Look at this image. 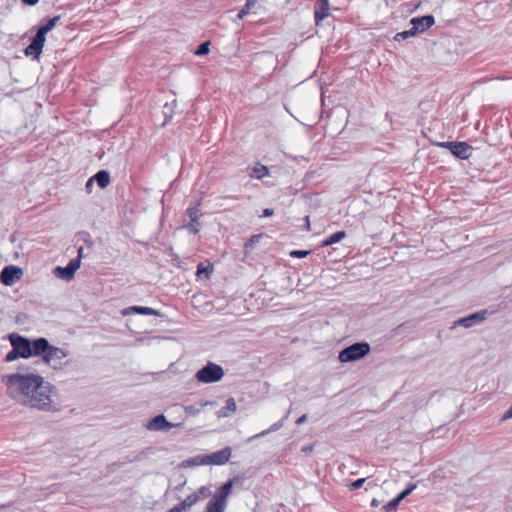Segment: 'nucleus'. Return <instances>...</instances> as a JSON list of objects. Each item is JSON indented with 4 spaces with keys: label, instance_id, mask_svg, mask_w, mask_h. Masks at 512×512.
<instances>
[{
    "label": "nucleus",
    "instance_id": "1",
    "mask_svg": "<svg viewBox=\"0 0 512 512\" xmlns=\"http://www.w3.org/2000/svg\"><path fill=\"white\" fill-rule=\"evenodd\" d=\"M6 394L17 403L42 412H58L53 397L57 389L36 373H12L1 376Z\"/></svg>",
    "mask_w": 512,
    "mask_h": 512
},
{
    "label": "nucleus",
    "instance_id": "2",
    "mask_svg": "<svg viewBox=\"0 0 512 512\" xmlns=\"http://www.w3.org/2000/svg\"><path fill=\"white\" fill-rule=\"evenodd\" d=\"M60 19L59 15L54 16L39 27L36 34L32 37L31 43L24 50L26 56L32 57L35 60L39 59L45 44L46 34L57 25Z\"/></svg>",
    "mask_w": 512,
    "mask_h": 512
},
{
    "label": "nucleus",
    "instance_id": "3",
    "mask_svg": "<svg viewBox=\"0 0 512 512\" xmlns=\"http://www.w3.org/2000/svg\"><path fill=\"white\" fill-rule=\"evenodd\" d=\"M8 339L11 346L18 351L21 358L28 359L38 356L42 337L29 339L20 334L11 333L8 335Z\"/></svg>",
    "mask_w": 512,
    "mask_h": 512
},
{
    "label": "nucleus",
    "instance_id": "4",
    "mask_svg": "<svg viewBox=\"0 0 512 512\" xmlns=\"http://www.w3.org/2000/svg\"><path fill=\"white\" fill-rule=\"evenodd\" d=\"M67 356L63 349L53 346L49 341L42 337L39 354L43 362L53 369H58L63 365V360Z\"/></svg>",
    "mask_w": 512,
    "mask_h": 512
},
{
    "label": "nucleus",
    "instance_id": "5",
    "mask_svg": "<svg viewBox=\"0 0 512 512\" xmlns=\"http://www.w3.org/2000/svg\"><path fill=\"white\" fill-rule=\"evenodd\" d=\"M371 351L367 342H356L339 352L338 359L342 363H348L363 359Z\"/></svg>",
    "mask_w": 512,
    "mask_h": 512
},
{
    "label": "nucleus",
    "instance_id": "6",
    "mask_svg": "<svg viewBox=\"0 0 512 512\" xmlns=\"http://www.w3.org/2000/svg\"><path fill=\"white\" fill-rule=\"evenodd\" d=\"M224 376L223 368L215 363L208 362L204 367L199 369L195 378L201 383H214L220 381Z\"/></svg>",
    "mask_w": 512,
    "mask_h": 512
},
{
    "label": "nucleus",
    "instance_id": "7",
    "mask_svg": "<svg viewBox=\"0 0 512 512\" xmlns=\"http://www.w3.org/2000/svg\"><path fill=\"white\" fill-rule=\"evenodd\" d=\"M440 147L448 149L455 157L467 160L472 155V146L466 142L447 141L438 143Z\"/></svg>",
    "mask_w": 512,
    "mask_h": 512
},
{
    "label": "nucleus",
    "instance_id": "8",
    "mask_svg": "<svg viewBox=\"0 0 512 512\" xmlns=\"http://www.w3.org/2000/svg\"><path fill=\"white\" fill-rule=\"evenodd\" d=\"M181 423H171L167 421L166 417L163 414H159L153 418H151L147 424L145 425L146 429L150 431H168L173 427H180Z\"/></svg>",
    "mask_w": 512,
    "mask_h": 512
},
{
    "label": "nucleus",
    "instance_id": "9",
    "mask_svg": "<svg viewBox=\"0 0 512 512\" xmlns=\"http://www.w3.org/2000/svg\"><path fill=\"white\" fill-rule=\"evenodd\" d=\"M415 34H421L431 28L435 24V18L433 15H424L421 17H414L410 20Z\"/></svg>",
    "mask_w": 512,
    "mask_h": 512
},
{
    "label": "nucleus",
    "instance_id": "10",
    "mask_svg": "<svg viewBox=\"0 0 512 512\" xmlns=\"http://www.w3.org/2000/svg\"><path fill=\"white\" fill-rule=\"evenodd\" d=\"M231 453V448L227 446L211 454H205L207 465H224L229 461Z\"/></svg>",
    "mask_w": 512,
    "mask_h": 512
},
{
    "label": "nucleus",
    "instance_id": "11",
    "mask_svg": "<svg viewBox=\"0 0 512 512\" xmlns=\"http://www.w3.org/2000/svg\"><path fill=\"white\" fill-rule=\"evenodd\" d=\"M22 270L16 266L10 265L2 269L0 273V281L4 285H12L16 280L20 279Z\"/></svg>",
    "mask_w": 512,
    "mask_h": 512
},
{
    "label": "nucleus",
    "instance_id": "12",
    "mask_svg": "<svg viewBox=\"0 0 512 512\" xmlns=\"http://www.w3.org/2000/svg\"><path fill=\"white\" fill-rule=\"evenodd\" d=\"M80 267V261L79 259H72L66 267H57L56 268V275L62 279L65 280H71L74 277L75 272Z\"/></svg>",
    "mask_w": 512,
    "mask_h": 512
},
{
    "label": "nucleus",
    "instance_id": "13",
    "mask_svg": "<svg viewBox=\"0 0 512 512\" xmlns=\"http://www.w3.org/2000/svg\"><path fill=\"white\" fill-rule=\"evenodd\" d=\"M119 314L122 317H129V316H133L135 314L158 316V313L156 310H154L150 307H144V306L126 307V308L121 309L119 311Z\"/></svg>",
    "mask_w": 512,
    "mask_h": 512
},
{
    "label": "nucleus",
    "instance_id": "14",
    "mask_svg": "<svg viewBox=\"0 0 512 512\" xmlns=\"http://www.w3.org/2000/svg\"><path fill=\"white\" fill-rule=\"evenodd\" d=\"M329 14V0H318L314 11L315 24L319 25Z\"/></svg>",
    "mask_w": 512,
    "mask_h": 512
},
{
    "label": "nucleus",
    "instance_id": "15",
    "mask_svg": "<svg viewBox=\"0 0 512 512\" xmlns=\"http://www.w3.org/2000/svg\"><path fill=\"white\" fill-rule=\"evenodd\" d=\"M199 501L198 493L188 495L183 501L175 505L173 508L177 512H184Z\"/></svg>",
    "mask_w": 512,
    "mask_h": 512
},
{
    "label": "nucleus",
    "instance_id": "16",
    "mask_svg": "<svg viewBox=\"0 0 512 512\" xmlns=\"http://www.w3.org/2000/svg\"><path fill=\"white\" fill-rule=\"evenodd\" d=\"M346 232L341 230V231H337L329 236H327L326 238H324L322 241H321V244L320 246L321 247H328V246H331L335 243H338L340 242L341 240H343L345 237H346Z\"/></svg>",
    "mask_w": 512,
    "mask_h": 512
},
{
    "label": "nucleus",
    "instance_id": "17",
    "mask_svg": "<svg viewBox=\"0 0 512 512\" xmlns=\"http://www.w3.org/2000/svg\"><path fill=\"white\" fill-rule=\"evenodd\" d=\"M213 273V265L210 262H207V264L199 263L197 265V271L196 276L198 278H204L209 279Z\"/></svg>",
    "mask_w": 512,
    "mask_h": 512
},
{
    "label": "nucleus",
    "instance_id": "18",
    "mask_svg": "<svg viewBox=\"0 0 512 512\" xmlns=\"http://www.w3.org/2000/svg\"><path fill=\"white\" fill-rule=\"evenodd\" d=\"M93 180H95L98 186L102 189L106 188L110 183V174L106 170L98 171L94 176Z\"/></svg>",
    "mask_w": 512,
    "mask_h": 512
},
{
    "label": "nucleus",
    "instance_id": "19",
    "mask_svg": "<svg viewBox=\"0 0 512 512\" xmlns=\"http://www.w3.org/2000/svg\"><path fill=\"white\" fill-rule=\"evenodd\" d=\"M237 409V405H236V402L234 400L233 397H230L226 400V403H225V406L222 407L218 412H217V416L219 418H222V417H227L228 416V412L231 411V412H234L236 411Z\"/></svg>",
    "mask_w": 512,
    "mask_h": 512
},
{
    "label": "nucleus",
    "instance_id": "20",
    "mask_svg": "<svg viewBox=\"0 0 512 512\" xmlns=\"http://www.w3.org/2000/svg\"><path fill=\"white\" fill-rule=\"evenodd\" d=\"M269 175V170L265 165L257 163L252 169L250 173V177L254 179H262L265 176Z\"/></svg>",
    "mask_w": 512,
    "mask_h": 512
},
{
    "label": "nucleus",
    "instance_id": "21",
    "mask_svg": "<svg viewBox=\"0 0 512 512\" xmlns=\"http://www.w3.org/2000/svg\"><path fill=\"white\" fill-rule=\"evenodd\" d=\"M199 465H207L205 454L197 455L195 457L189 458V459L185 460L182 464L183 467H193V466H199Z\"/></svg>",
    "mask_w": 512,
    "mask_h": 512
},
{
    "label": "nucleus",
    "instance_id": "22",
    "mask_svg": "<svg viewBox=\"0 0 512 512\" xmlns=\"http://www.w3.org/2000/svg\"><path fill=\"white\" fill-rule=\"evenodd\" d=\"M199 207H200V203L198 202L194 205H192V204L189 205V207L186 210V213L192 222L199 221V219L202 215Z\"/></svg>",
    "mask_w": 512,
    "mask_h": 512
},
{
    "label": "nucleus",
    "instance_id": "23",
    "mask_svg": "<svg viewBox=\"0 0 512 512\" xmlns=\"http://www.w3.org/2000/svg\"><path fill=\"white\" fill-rule=\"evenodd\" d=\"M492 312H489L487 309L480 310L476 313L469 314L467 316H463L458 320H486L488 315H491Z\"/></svg>",
    "mask_w": 512,
    "mask_h": 512
},
{
    "label": "nucleus",
    "instance_id": "24",
    "mask_svg": "<svg viewBox=\"0 0 512 512\" xmlns=\"http://www.w3.org/2000/svg\"><path fill=\"white\" fill-rule=\"evenodd\" d=\"M238 478H232L229 479L227 482H225L222 486H220L217 490L226 498L231 494L233 485L235 481H237Z\"/></svg>",
    "mask_w": 512,
    "mask_h": 512
},
{
    "label": "nucleus",
    "instance_id": "25",
    "mask_svg": "<svg viewBox=\"0 0 512 512\" xmlns=\"http://www.w3.org/2000/svg\"><path fill=\"white\" fill-rule=\"evenodd\" d=\"M238 478H232L229 479L227 482H225L222 486H220L217 490L226 498L231 494L233 485L235 481H237Z\"/></svg>",
    "mask_w": 512,
    "mask_h": 512
},
{
    "label": "nucleus",
    "instance_id": "26",
    "mask_svg": "<svg viewBox=\"0 0 512 512\" xmlns=\"http://www.w3.org/2000/svg\"><path fill=\"white\" fill-rule=\"evenodd\" d=\"M225 507V504L210 499L206 505L205 512H224Z\"/></svg>",
    "mask_w": 512,
    "mask_h": 512
},
{
    "label": "nucleus",
    "instance_id": "27",
    "mask_svg": "<svg viewBox=\"0 0 512 512\" xmlns=\"http://www.w3.org/2000/svg\"><path fill=\"white\" fill-rule=\"evenodd\" d=\"M257 0H246L244 6L239 10L237 19L241 20L250 13L251 8L256 4Z\"/></svg>",
    "mask_w": 512,
    "mask_h": 512
},
{
    "label": "nucleus",
    "instance_id": "28",
    "mask_svg": "<svg viewBox=\"0 0 512 512\" xmlns=\"http://www.w3.org/2000/svg\"><path fill=\"white\" fill-rule=\"evenodd\" d=\"M414 36H416L415 31L411 27V29L409 30L396 33L394 36V40L400 42Z\"/></svg>",
    "mask_w": 512,
    "mask_h": 512
},
{
    "label": "nucleus",
    "instance_id": "29",
    "mask_svg": "<svg viewBox=\"0 0 512 512\" xmlns=\"http://www.w3.org/2000/svg\"><path fill=\"white\" fill-rule=\"evenodd\" d=\"M287 417H288V415H286L285 417H283V418H282L281 420H279L278 422L274 423V424H273L269 429L264 430V431H262L261 433L257 434L255 437L264 436V435L268 434L269 432L279 430V429L283 426L284 420H285Z\"/></svg>",
    "mask_w": 512,
    "mask_h": 512
},
{
    "label": "nucleus",
    "instance_id": "30",
    "mask_svg": "<svg viewBox=\"0 0 512 512\" xmlns=\"http://www.w3.org/2000/svg\"><path fill=\"white\" fill-rule=\"evenodd\" d=\"M208 404H213V402L211 401H207L205 402V405H208ZM204 406V404H201L200 407H197L195 405H188V406H185V412L188 414V415H191V416H195L197 414L200 413L201 411V408Z\"/></svg>",
    "mask_w": 512,
    "mask_h": 512
},
{
    "label": "nucleus",
    "instance_id": "31",
    "mask_svg": "<svg viewBox=\"0 0 512 512\" xmlns=\"http://www.w3.org/2000/svg\"><path fill=\"white\" fill-rule=\"evenodd\" d=\"M400 504V501L395 497L392 500H390L386 505L382 507V510L385 512H393L397 510L398 506Z\"/></svg>",
    "mask_w": 512,
    "mask_h": 512
},
{
    "label": "nucleus",
    "instance_id": "32",
    "mask_svg": "<svg viewBox=\"0 0 512 512\" xmlns=\"http://www.w3.org/2000/svg\"><path fill=\"white\" fill-rule=\"evenodd\" d=\"M19 358H21L20 354L12 347V349L5 355L4 362H13Z\"/></svg>",
    "mask_w": 512,
    "mask_h": 512
},
{
    "label": "nucleus",
    "instance_id": "33",
    "mask_svg": "<svg viewBox=\"0 0 512 512\" xmlns=\"http://www.w3.org/2000/svg\"><path fill=\"white\" fill-rule=\"evenodd\" d=\"M209 44H210V43H209L208 41H207V42H203V43H201V44L197 47V49H196V51H195V55H197V56H203V55L208 54V53H209Z\"/></svg>",
    "mask_w": 512,
    "mask_h": 512
},
{
    "label": "nucleus",
    "instance_id": "34",
    "mask_svg": "<svg viewBox=\"0 0 512 512\" xmlns=\"http://www.w3.org/2000/svg\"><path fill=\"white\" fill-rule=\"evenodd\" d=\"M185 228H186L189 232H191V233H193V234H197V233L199 232V230H200V223H199V221H197V222H192V221L190 220V223H189V224H187V225H185Z\"/></svg>",
    "mask_w": 512,
    "mask_h": 512
},
{
    "label": "nucleus",
    "instance_id": "35",
    "mask_svg": "<svg viewBox=\"0 0 512 512\" xmlns=\"http://www.w3.org/2000/svg\"><path fill=\"white\" fill-rule=\"evenodd\" d=\"M310 252L307 250H292L290 256L293 258H305Z\"/></svg>",
    "mask_w": 512,
    "mask_h": 512
},
{
    "label": "nucleus",
    "instance_id": "36",
    "mask_svg": "<svg viewBox=\"0 0 512 512\" xmlns=\"http://www.w3.org/2000/svg\"><path fill=\"white\" fill-rule=\"evenodd\" d=\"M261 235H253L248 239L244 245L245 249L252 248L255 243H257L260 239Z\"/></svg>",
    "mask_w": 512,
    "mask_h": 512
},
{
    "label": "nucleus",
    "instance_id": "37",
    "mask_svg": "<svg viewBox=\"0 0 512 512\" xmlns=\"http://www.w3.org/2000/svg\"><path fill=\"white\" fill-rule=\"evenodd\" d=\"M211 500H214L216 502H220V503L225 504V505L227 503V498L225 496H223L218 490H216V492L212 496Z\"/></svg>",
    "mask_w": 512,
    "mask_h": 512
},
{
    "label": "nucleus",
    "instance_id": "38",
    "mask_svg": "<svg viewBox=\"0 0 512 512\" xmlns=\"http://www.w3.org/2000/svg\"><path fill=\"white\" fill-rule=\"evenodd\" d=\"M366 481L365 478H359L355 481H353L351 484H350V489L351 490H357L359 489L360 487H362V485L364 484V482Z\"/></svg>",
    "mask_w": 512,
    "mask_h": 512
},
{
    "label": "nucleus",
    "instance_id": "39",
    "mask_svg": "<svg viewBox=\"0 0 512 512\" xmlns=\"http://www.w3.org/2000/svg\"><path fill=\"white\" fill-rule=\"evenodd\" d=\"M476 322H464V321H461V322H453V325L450 327L451 330L455 329L456 328V325H461L463 326L464 328H470L473 326V324H475Z\"/></svg>",
    "mask_w": 512,
    "mask_h": 512
},
{
    "label": "nucleus",
    "instance_id": "40",
    "mask_svg": "<svg viewBox=\"0 0 512 512\" xmlns=\"http://www.w3.org/2000/svg\"><path fill=\"white\" fill-rule=\"evenodd\" d=\"M83 241H84V243L86 244V246L88 248H92L93 241H92V239H91V237H90V235L88 233H84L83 234Z\"/></svg>",
    "mask_w": 512,
    "mask_h": 512
},
{
    "label": "nucleus",
    "instance_id": "41",
    "mask_svg": "<svg viewBox=\"0 0 512 512\" xmlns=\"http://www.w3.org/2000/svg\"><path fill=\"white\" fill-rule=\"evenodd\" d=\"M412 492H410L408 489H404L403 491H401L397 496L396 498L401 502L403 499H405L409 494H411Z\"/></svg>",
    "mask_w": 512,
    "mask_h": 512
},
{
    "label": "nucleus",
    "instance_id": "42",
    "mask_svg": "<svg viewBox=\"0 0 512 512\" xmlns=\"http://www.w3.org/2000/svg\"><path fill=\"white\" fill-rule=\"evenodd\" d=\"M412 492H410L408 489H404L403 491H401L397 496L396 498L401 502L403 499H405L409 494H411Z\"/></svg>",
    "mask_w": 512,
    "mask_h": 512
},
{
    "label": "nucleus",
    "instance_id": "43",
    "mask_svg": "<svg viewBox=\"0 0 512 512\" xmlns=\"http://www.w3.org/2000/svg\"><path fill=\"white\" fill-rule=\"evenodd\" d=\"M512 418V405L508 408V410L503 414L501 420L506 421Z\"/></svg>",
    "mask_w": 512,
    "mask_h": 512
},
{
    "label": "nucleus",
    "instance_id": "44",
    "mask_svg": "<svg viewBox=\"0 0 512 512\" xmlns=\"http://www.w3.org/2000/svg\"><path fill=\"white\" fill-rule=\"evenodd\" d=\"M274 214V211L270 208H266L263 210L262 214L260 215V217H270Z\"/></svg>",
    "mask_w": 512,
    "mask_h": 512
},
{
    "label": "nucleus",
    "instance_id": "45",
    "mask_svg": "<svg viewBox=\"0 0 512 512\" xmlns=\"http://www.w3.org/2000/svg\"><path fill=\"white\" fill-rule=\"evenodd\" d=\"M207 488L205 486L200 487L195 493H198L199 498L206 495Z\"/></svg>",
    "mask_w": 512,
    "mask_h": 512
},
{
    "label": "nucleus",
    "instance_id": "46",
    "mask_svg": "<svg viewBox=\"0 0 512 512\" xmlns=\"http://www.w3.org/2000/svg\"><path fill=\"white\" fill-rule=\"evenodd\" d=\"M306 419H307V415H306V414H304V415L300 416V417L296 420V422H295V423H296V425H301V424H303V423L306 421Z\"/></svg>",
    "mask_w": 512,
    "mask_h": 512
},
{
    "label": "nucleus",
    "instance_id": "47",
    "mask_svg": "<svg viewBox=\"0 0 512 512\" xmlns=\"http://www.w3.org/2000/svg\"><path fill=\"white\" fill-rule=\"evenodd\" d=\"M21 1H22V3L29 5V6H33L39 2V0H21Z\"/></svg>",
    "mask_w": 512,
    "mask_h": 512
},
{
    "label": "nucleus",
    "instance_id": "48",
    "mask_svg": "<svg viewBox=\"0 0 512 512\" xmlns=\"http://www.w3.org/2000/svg\"><path fill=\"white\" fill-rule=\"evenodd\" d=\"M416 486L417 485L415 483H408L406 486V489H408L410 492H412L416 489Z\"/></svg>",
    "mask_w": 512,
    "mask_h": 512
},
{
    "label": "nucleus",
    "instance_id": "49",
    "mask_svg": "<svg viewBox=\"0 0 512 512\" xmlns=\"http://www.w3.org/2000/svg\"><path fill=\"white\" fill-rule=\"evenodd\" d=\"M83 251H84L83 247H80V248L78 249V255H77V257L75 258V259H79V261H80V262H81V258L83 257Z\"/></svg>",
    "mask_w": 512,
    "mask_h": 512
},
{
    "label": "nucleus",
    "instance_id": "50",
    "mask_svg": "<svg viewBox=\"0 0 512 512\" xmlns=\"http://www.w3.org/2000/svg\"><path fill=\"white\" fill-rule=\"evenodd\" d=\"M312 449H313V446H312V445H308V446H304V447L302 448V451H303V452H305V453H307V452L312 451Z\"/></svg>",
    "mask_w": 512,
    "mask_h": 512
},
{
    "label": "nucleus",
    "instance_id": "51",
    "mask_svg": "<svg viewBox=\"0 0 512 512\" xmlns=\"http://www.w3.org/2000/svg\"><path fill=\"white\" fill-rule=\"evenodd\" d=\"M92 182H93V177H91V178L87 181V183H86V188H87V189H89V188L91 187Z\"/></svg>",
    "mask_w": 512,
    "mask_h": 512
},
{
    "label": "nucleus",
    "instance_id": "52",
    "mask_svg": "<svg viewBox=\"0 0 512 512\" xmlns=\"http://www.w3.org/2000/svg\"><path fill=\"white\" fill-rule=\"evenodd\" d=\"M378 505H379L378 500L374 498V499L371 501V506H373V507H377Z\"/></svg>",
    "mask_w": 512,
    "mask_h": 512
},
{
    "label": "nucleus",
    "instance_id": "53",
    "mask_svg": "<svg viewBox=\"0 0 512 512\" xmlns=\"http://www.w3.org/2000/svg\"><path fill=\"white\" fill-rule=\"evenodd\" d=\"M10 505H11L10 503H8V504H1L0 505V511L6 509L7 507H10Z\"/></svg>",
    "mask_w": 512,
    "mask_h": 512
},
{
    "label": "nucleus",
    "instance_id": "54",
    "mask_svg": "<svg viewBox=\"0 0 512 512\" xmlns=\"http://www.w3.org/2000/svg\"><path fill=\"white\" fill-rule=\"evenodd\" d=\"M226 198H228V199H237L236 196H227Z\"/></svg>",
    "mask_w": 512,
    "mask_h": 512
},
{
    "label": "nucleus",
    "instance_id": "55",
    "mask_svg": "<svg viewBox=\"0 0 512 512\" xmlns=\"http://www.w3.org/2000/svg\"><path fill=\"white\" fill-rule=\"evenodd\" d=\"M167 512H177L174 508L170 509L169 511Z\"/></svg>",
    "mask_w": 512,
    "mask_h": 512
}]
</instances>
